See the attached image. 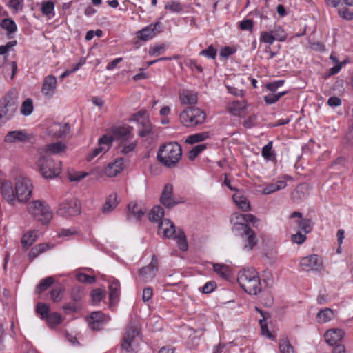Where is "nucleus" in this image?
<instances>
[{
  "label": "nucleus",
  "mask_w": 353,
  "mask_h": 353,
  "mask_svg": "<svg viewBox=\"0 0 353 353\" xmlns=\"http://www.w3.org/2000/svg\"><path fill=\"white\" fill-rule=\"evenodd\" d=\"M237 281L241 288L248 294L257 295L261 292L259 274L253 268H243L238 273Z\"/></svg>",
  "instance_id": "obj_1"
},
{
  "label": "nucleus",
  "mask_w": 353,
  "mask_h": 353,
  "mask_svg": "<svg viewBox=\"0 0 353 353\" xmlns=\"http://www.w3.org/2000/svg\"><path fill=\"white\" fill-rule=\"evenodd\" d=\"M181 156V145L176 142H170L161 145L157 152V160L169 168L175 167Z\"/></svg>",
  "instance_id": "obj_2"
},
{
  "label": "nucleus",
  "mask_w": 353,
  "mask_h": 353,
  "mask_svg": "<svg viewBox=\"0 0 353 353\" xmlns=\"http://www.w3.org/2000/svg\"><path fill=\"white\" fill-rule=\"evenodd\" d=\"M18 106L17 92L15 90H11L0 99V121L6 123L12 119Z\"/></svg>",
  "instance_id": "obj_3"
},
{
  "label": "nucleus",
  "mask_w": 353,
  "mask_h": 353,
  "mask_svg": "<svg viewBox=\"0 0 353 353\" xmlns=\"http://www.w3.org/2000/svg\"><path fill=\"white\" fill-rule=\"evenodd\" d=\"M141 341L140 330L135 322H130L126 327L121 347L126 353H137Z\"/></svg>",
  "instance_id": "obj_4"
},
{
  "label": "nucleus",
  "mask_w": 353,
  "mask_h": 353,
  "mask_svg": "<svg viewBox=\"0 0 353 353\" xmlns=\"http://www.w3.org/2000/svg\"><path fill=\"white\" fill-rule=\"evenodd\" d=\"M205 118V112L195 106L185 108L179 115L181 123L187 128H192L202 124Z\"/></svg>",
  "instance_id": "obj_5"
},
{
  "label": "nucleus",
  "mask_w": 353,
  "mask_h": 353,
  "mask_svg": "<svg viewBox=\"0 0 353 353\" xmlns=\"http://www.w3.org/2000/svg\"><path fill=\"white\" fill-rule=\"evenodd\" d=\"M39 171L45 179H53L61 172L60 161L56 163L50 157L41 155L38 160Z\"/></svg>",
  "instance_id": "obj_6"
},
{
  "label": "nucleus",
  "mask_w": 353,
  "mask_h": 353,
  "mask_svg": "<svg viewBox=\"0 0 353 353\" xmlns=\"http://www.w3.org/2000/svg\"><path fill=\"white\" fill-rule=\"evenodd\" d=\"M28 212L43 224L49 223L52 218V212L48 205L39 200L29 203Z\"/></svg>",
  "instance_id": "obj_7"
},
{
  "label": "nucleus",
  "mask_w": 353,
  "mask_h": 353,
  "mask_svg": "<svg viewBox=\"0 0 353 353\" xmlns=\"http://www.w3.org/2000/svg\"><path fill=\"white\" fill-rule=\"evenodd\" d=\"M129 121L137 124V134L141 137H145L153 133V126L145 110H141L132 114Z\"/></svg>",
  "instance_id": "obj_8"
},
{
  "label": "nucleus",
  "mask_w": 353,
  "mask_h": 353,
  "mask_svg": "<svg viewBox=\"0 0 353 353\" xmlns=\"http://www.w3.org/2000/svg\"><path fill=\"white\" fill-rule=\"evenodd\" d=\"M14 187L18 202L26 203L31 198L32 184L29 179L21 176L17 177Z\"/></svg>",
  "instance_id": "obj_9"
},
{
  "label": "nucleus",
  "mask_w": 353,
  "mask_h": 353,
  "mask_svg": "<svg viewBox=\"0 0 353 353\" xmlns=\"http://www.w3.org/2000/svg\"><path fill=\"white\" fill-rule=\"evenodd\" d=\"M81 212V203L76 198L65 199L61 203L57 213L64 218H69L79 214Z\"/></svg>",
  "instance_id": "obj_10"
},
{
  "label": "nucleus",
  "mask_w": 353,
  "mask_h": 353,
  "mask_svg": "<svg viewBox=\"0 0 353 353\" xmlns=\"http://www.w3.org/2000/svg\"><path fill=\"white\" fill-rule=\"evenodd\" d=\"M147 208L141 201H131L128 205L127 220L130 223H138L146 212Z\"/></svg>",
  "instance_id": "obj_11"
},
{
  "label": "nucleus",
  "mask_w": 353,
  "mask_h": 353,
  "mask_svg": "<svg viewBox=\"0 0 353 353\" xmlns=\"http://www.w3.org/2000/svg\"><path fill=\"white\" fill-rule=\"evenodd\" d=\"M112 143L113 138L110 135L104 134L99 139L98 146L88 154L86 160L91 161L101 152L105 153L110 150Z\"/></svg>",
  "instance_id": "obj_12"
},
{
  "label": "nucleus",
  "mask_w": 353,
  "mask_h": 353,
  "mask_svg": "<svg viewBox=\"0 0 353 353\" xmlns=\"http://www.w3.org/2000/svg\"><path fill=\"white\" fill-rule=\"evenodd\" d=\"M158 271V260L155 255H152L150 263L139 270V276L144 282L152 280Z\"/></svg>",
  "instance_id": "obj_13"
},
{
  "label": "nucleus",
  "mask_w": 353,
  "mask_h": 353,
  "mask_svg": "<svg viewBox=\"0 0 353 353\" xmlns=\"http://www.w3.org/2000/svg\"><path fill=\"white\" fill-rule=\"evenodd\" d=\"M0 193L10 205H15L18 201L15 188H13L12 183L9 181H0Z\"/></svg>",
  "instance_id": "obj_14"
},
{
  "label": "nucleus",
  "mask_w": 353,
  "mask_h": 353,
  "mask_svg": "<svg viewBox=\"0 0 353 353\" xmlns=\"http://www.w3.org/2000/svg\"><path fill=\"white\" fill-rule=\"evenodd\" d=\"M111 131L113 134V136H111L113 138V141L117 139L121 142H127L132 140L134 137L133 128L130 125H123L113 127Z\"/></svg>",
  "instance_id": "obj_15"
},
{
  "label": "nucleus",
  "mask_w": 353,
  "mask_h": 353,
  "mask_svg": "<svg viewBox=\"0 0 353 353\" xmlns=\"http://www.w3.org/2000/svg\"><path fill=\"white\" fill-rule=\"evenodd\" d=\"M110 317L101 311L93 312L88 319L90 329L99 331L103 328L104 325L109 322Z\"/></svg>",
  "instance_id": "obj_16"
},
{
  "label": "nucleus",
  "mask_w": 353,
  "mask_h": 353,
  "mask_svg": "<svg viewBox=\"0 0 353 353\" xmlns=\"http://www.w3.org/2000/svg\"><path fill=\"white\" fill-rule=\"evenodd\" d=\"M160 202L167 208H172L179 203L174 197L172 184H165L160 196Z\"/></svg>",
  "instance_id": "obj_17"
},
{
  "label": "nucleus",
  "mask_w": 353,
  "mask_h": 353,
  "mask_svg": "<svg viewBox=\"0 0 353 353\" xmlns=\"http://www.w3.org/2000/svg\"><path fill=\"white\" fill-rule=\"evenodd\" d=\"M57 88V79L52 74L47 75L43 81L41 92L46 98H52Z\"/></svg>",
  "instance_id": "obj_18"
},
{
  "label": "nucleus",
  "mask_w": 353,
  "mask_h": 353,
  "mask_svg": "<svg viewBox=\"0 0 353 353\" xmlns=\"http://www.w3.org/2000/svg\"><path fill=\"white\" fill-rule=\"evenodd\" d=\"M30 135L26 130L10 131L4 137V142L8 143H26L30 139Z\"/></svg>",
  "instance_id": "obj_19"
},
{
  "label": "nucleus",
  "mask_w": 353,
  "mask_h": 353,
  "mask_svg": "<svg viewBox=\"0 0 353 353\" xmlns=\"http://www.w3.org/2000/svg\"><path fill=\"white\" fill-rule=\"evenodd\" d=\"M303 270H319L322 265V261L316 254H311L303 257L300 261Z\"/></svg>",
  "instance_id": "obj_20"
},
{
  "label": "nucleus",
  "mask_w": 353,
  "mask_h": 353,
  "mask_svg": "<svg viewBox=\"0 0 353 353\" xmlns=\"http://www.w3.org/2000/svg\"><path fill=\"white\" fill-rule=\"evenodd\" d=\"M161 26L160 22L150 24L137 32V37L142 41H148L154 37L159 28Z\"/></svg>",
  "instance_id": "obj_21"
},
{
  "label": "nucleus",
  "mask_w": 353,
  "mask_h": 353,
  "mask_svg": "<svg viewBox=\"0 0 353 353\" xmlns=\"http://www.w3.org/2000/svg\"><path fill=\"white\" fill-rule=\"evenodd\" d=\"M176 229L174 223L168 219H162L159 224L158 233L170 239L176 233Z\"/></svg>",
  "instance_id": "obj_22"
},
{
  "label": "nucleus",
  "mask_w": 353,
  "mask_h": 353,
  "mask_svg": "<svg viewBox=\"0 0 353 353\" xmlns=\"http://www.w3.org/2000/svg\"><path fill=\"white\" fill-rule=\"evenodd\" d=\"M344 334L341 329H331L325 333L324 338L330 345L334 346L343 339Z\"/></svg>",
  "instance_id": "obj_23"
},
{
  "label": "nucleus",
  "mask_w": 353,
  "mask_h": 353,
  "mask_svg": "<svg viewBox=\"0 0 353 353\" xmlns=\"http://www.w3.org/2000/svg\"><path fill=\"white\" fill-rule=\"evenodd\" d=\"M123 158L117 159L113 163H110L105 168V174L109 177L117 175L123 170Z\"/></svg>",
  "instance_id": "obj_24"
},
{
  "label": "nucleus",
  "mask_w": 353,
  "mask_h": 353,
  "mask_svg": "<svg viewBox=\"0 0 353 353\" xmlns=\"http://www.w3.org/2000/svg\"><path fill=\"white\" fill-rule=\"evenodd\" d=\"M66 145L62 141H57L55 143H51L47 144L43 148L45 156L50 157L52 154H59L61 152H65Z\"/></svg>",
  "instance_id": "obj_25"
},
{
  "label": "nucleus",
  "mask_w": 353,
  "mask_h": 353,
  "mask_svg": "<svg viewBox=\"0 0 353 353\" xmlns=\"http://www.w3.org/2000/svg\"><path fill=\"white\" fill-rule=\"evenodd\" d=\"M70 130L69 124L55 123L50 126L49 132L54 137H62L66 136L70 132Z\"/></svg>",
  "instance_id": "obj_26"
},
{
  "label": "nucleus",
  "mask_w": 353,
  "mask_h": 353,
  "mask_svg": "<svg viewBox=\"0 0 353 353\" xmlns=\"http://www.w3.org/2000/svg\"><path fill=\"white\" fill-rule=\"evenodd\" d=\"M243 239L246 242L243 245V249L248 251H251L258 243L256 235L250 228L244 234V239Z\"/></svg>",
  "instance_id": "obj_27"
},
{
  "label": "nucleus",
  "mask_w": 353,
  "mask_h": 353,
  "mask_svg": "<svg viewBox=\"0 0 353 353\" xmlns=\"http://www.w3.org/2000/svg\"><path fill=\"white\" fill-rule=\"evenodd\" d=\"M120 294V283L118 280H113L109 285V299L110 304L116 303Z\"/></svg>",
  "instance_id": "obj_28"
},
{
  "label": "nucleus",
  "mask_w": 353,
  "mask_h": 353,
  "mask_svg": "<svg viewBox=\"0 0 353 353\" xmlns=\"http://www.w3.org/2000/svg\"><path fill=\"white\" fill-rule=\"evenodd\" d=\"M179 99L182 104L194 105L197 103V94L189 90H183L179 94Z\"/></svg>",
  "instance_id": "obj_29"
},
{
  "label": "nucleus",
  "mask_w": 353,
  "mask_h": 353,
  "mask_svg": "<svg viewBox=\"0 0 353 353\" xmlns=\"http://www.w3.org/2000/svg\"><path fill=\"white\" fill-rule=\"evenodd\" d=\"M176 240L179 249L182 251H186L188 248L187 238L183 230L178 228L176 233L172 237Z\"/></svg>",
  "instance_id": "obj_30"
},
{
  "label": "nucleus",
  "mask_w": 353,
  "mask_h": 353,
  "mask_svg": "<svg viewBox=\"0 0 353 353\" xmlns=\"http://www.w3.org/2000/svg\"><path fill=\"white\" fill-rule=\"evenodd\" d=\"M118 204L117 201V196L116 194H110L106 199L103 208L102 212L104 214H108L110 212H112Z\"/></svg>",
  "instance_id": "obj_31"
},
{
  "label": "nucleus",
  "mask_w": 353,
  "mask_h": 353,
  "mask_svg": "<svg viewBox=\"0 0 353 353\" xmlns=\"http://www.w3.org/2000/svg\"><path fill=\"white\" fill-rule=\"evenodd\" d=\"M37 239L34 230H31L24 234L21 238V243L22 247L27 250L29 248Z\"/></svg>",
  "instance_id": "obj_32"
},
{
  "label": "nucleus",
  "mask_w": 353,
  "mask_h": 353,
  "mask_svg": "<svg viewBox=\"0 0 353 353\" xmlns=\"http://www.w3.org/2000/svg\"><path fill=\"white\" fill-rule=\"evenodd\" d=\"M261 155L266 161L276 160V154L273 150V142L272 141L263 147Z\"/></svg>",
  "instance_id": "obj_33"
},
{
  "label": "nucleus",
  "mask_w": 353,
  "mask_h": 353,
  "mask_svg": "<svg viewBox=\"0 0 353 353\" xmlns=\"http://www.w3.org/2000/svg\"><path fill=\"white\" fill-rule=\"evenodd\" d=\"M149 219L153 222H160L164 216V209L160 205L154 206L149 212Z\"/></svg>",
  "instance_id": "obj_34"
},
{
  "label": "nucleus",
  "mask_w": 353,
  "mask_h": 353,
  "mask_svg": "<svg viewBox=\"0 0 353 353\" xmlns=\"http://www.w3.org/2000/svg\"><path fill=\"white\" fill-rule=\"evenodd\" d=\"M1 26L2 28L6 30L8 38H12L11 34H14L17 30V26L15 22L10 19H4L1 21Z\"/></svg>",
  "instance_id": "obj_35"
},
{
  "label": "nucleus",
  "mask_w": 353,
  "mask_h": 353,
  "mask_svg": "<svg viewBox=\"0 0 353 353\" xmlns=\"http://www.w3.org/2000/svg\"><path fill=\"white\" fill-rule=\"evenodd\" d=\"M48 244L40 243L33 247L28 254V259L30 261L34 260L40 254L47 250Z\"/></svg>",
  "instance_id": "obj_36"
},
{
  "label": "nucleus",
  "mask_w": 353,
  "mask_h": 353,
  "mask_svg": "<svg viewBox=\"0 0 353 353\" xmlns=\"http://www.w3.org/2000/svg\"><path fill=\"white\" fill-rule=\"evenodd\" d=\"M334 317V312L330 308H325L319 311L316 315L319 323H323L332 320Z\"/></svg>",
  "instance_id": "obj_37"
},
{
  "label": "nucleus",
  "mask_w": 353,
  "mask_h": 353,
  "mask_svg": "<svg viewBox=\"0 0 353 353\" xmlns=\"http://www.w3.org/2000/svg\"><path fill=\"white\" fill-rule=\"evenodd\" d=\"M54 280L52 276H48L41 280L39 283L37 285L35 292L41 294L48 289L54 283Z\"/></svg>",
  "instance_id": "obj_38"
},
{
  "label": "nucleus",
  "mask_w": 353,
  "mask_h": 353,
  "mask_svg": "<svg viewBox=\"0 0 353 353\" xmlns=\"http://www.w3.org/2000/svg\"><path fill=\"white\" fill-rule=\"evenodd\" d=\"M246 108V103L245 101H234L229 107V111L234 115H240L242 111Z\"/></svg>",
  "instance_id": "obj_39"
},
{
  "label": "nucleus",
  "mask_w": 353,
  "mask_h": 353,
  "mask_svg": "<svg viewBox=\"0 0 353 353\" xmlns=\"http://www.w3.org/2000/svg\"><path fill=\"white\" fill-rule=\"evenodd\" d=\"M34 110L33 101L30 98L26 99L21 104L20 112L22 115L30 116Z\"/></svg>",
  "instance_id": "obj_40"
},
{
  "label": "nucleus",
  "mask_w": 353,
  "mask_h": 353,
  "mask_svg": "<svg viewBox=\"0 0 353 353\" xmlns=\"http://www.w3.org/2000/svg\"><path fill=\"white\" fill-rule=\"evenodd\" d=\"M271 32L274 35L276 40L283 42L287 39V34L281 26L274 24L273 28L270 29Z\"/></svg>",
  "instance_id": "obj_41"
},
{
  "label": "nucleus",
  "mask_w": 353,
  "mask_h": 353,
  "mask_svg": "<svg viewBox=\"0 0 353 353\" xmlns=\"http://www.w3.org/2000/svg\"><path fill=\"white\" fill-rule=\"evenodd\" d=\"M279 348L280 353H296L294 347L288 338H283L279 340Z\"/></svg>",
  "instance_id": "obj_42"
},
{
  "label": "nucleus",
  "mask_w": 353,
  "mask_h": 353,
  "mask_svg": "<svg viewBox=\"0 0 353 353\" xmlns=\"http://www.w3.org/2000/svg\"><path fill=\"white\" fill-rule=\"evenodd\" d=\"M214 271L221 278L227 279L229 277V268L227 265L222 263H213Z\"/></svg>",
  "instance_id": "obj_43"
},
{
  "label": "nucleus",
  "mask_w": 353,
  "mask_h": 353,
  "mask_svg": "<svg viewBox=\"0 0 353 353\" xmlns=\"http://www.w3.org/2000/svg\"><path fill=\"white\" fill-rule=\"evenodd\" d=\"M209 137L208 132L196 133L190 135L187 137L185 143L188 144H194L207 139Z\"/></svg>",
  "instance_id": "obj_44"
},
{
  "label": "nucleus",
  "mask_w": 353,
  "mask_h": 353,
  "mask_svg": "<svg viewBox=\"0 0 353 353\" xmlns=\"http://www.w3.org/2000/svg\"><path fill=\"white\" fill-rule=\"evenodd\" d=\"M233 199L236 205L243 211L246 212L250 210V203L245 197L234 194Z\"/></svg>",
  "instance_id": "obj_45"
},
{
  "label": "nucleus",
  "mask_w": 353,
  "mask_h": 353,
  "mask_svg": "<svg viewBox=\"0 0 353 353\" xmlns=\"http://www.w3.org/2000/svg\"><path fill=\"white\" fill-rule=\"evenodd\" d=\"M45 319L50 327H54L62 321V317L58 312L49 314Z\"/></svg>",
  "instance_id": "obj_46"
},
{
  "label": "nucleus",
  "mask_w": 353,
  "mask_h": 353,
  "mask_svg": "<svg viewBox=\"0 0 353 353\" xmlns=\"http://www.w3.org/2000/svg\"><path fill=\"white\" fill-rule=\"evenodd\" d=\"M106 292L104 290L97 288L93 290L90 293L92 303L93 305L98 304L105 296Z\"/></svg>",
  "instance_id": "obj_47"
},
{
  "label": "nucleus",
  "mask_w": 353,
  "mask_h": 353,
  "mask_svg": "<svg viewBox=\"0 0 353 353\" xmlns=\"http://www.w3.org/2000/svg\"><path fill=\"white\" fill-rule=\"evenodd\" d=\"M250 229V227L245 223L236 220V222L234 223L232 230L234 232L238 233L242 239H244V234Z\"/></svg>",
  "instance_id": "obj_48"
},
{
  "label": "nucleus",
  "mask_w": 353,
  "mask_h": 353,
  "mask_svg": "<svg viewBox=\"0 0 353 353\" xmlns=\"http://www.w3.org/2000/svg\"><path fill=\"white\" fill-rule=\"evenodd\" d=\"M137 145V141H132L129 143L125 142H121L119 145L120 152L123 154H128L135 150Z\"/></svg>",
  "instance_id": "obj_49"
},
{
  "label": "nucleus",
  "mask_w": 353,
  "mask_h": 353,
  "mask_svg": "<svg viewBox=\"0 0 353 353\" xmlns=\"http://www.w3.org/2000/svg\"><path fill=\"white\" fill-rule=\"evenodd\" d=\"M299 228L305 233L307 234L312 230L313 223L311 219H303L297 223Z\"/></svg>",
  "instance_id": "obj_50"
},
{
  "label": "nucleus",
  "mask_w": 353,
  "mask_h": 353,
  "mask_svg": "<svg viewBox=\"0 0 353 353\" xmlns=\"http://www.w3.org/2000/svg\"><path fill=\"white\" fill-rule=\"evenodd\" d=\"M167 48L168 46L165 44H159L151 46L149 48L148 54L150 56L157 57L163 54Z\"/></svg>",
  "instance_id": "obj_51"
},
{
  "label": "nucleus",
  "mask_w": 353,
  "mask_h": 353,
  "mask_svg": "<svg viewBox=\"0 0 353 353\" xmlns=\"http://www.w3.org/2000/svg\"><path fill=\"white\" fill-rule=\"evenodd\" d=\"M165 9L174 13H180L183 11L181 3L174 1L168 2L165 6Z\"/></svg>",
  "instance_id": "obj_52"
},
{
  "label": "nucleus",
  "mask_w": 353,
  "mask_h": 353,
  "mask_svg": "<svg viewBox=\"0 0 353 353\" xmlns=\"http://www.w3.org/2000/svg\"><path fill=\"white\" fill-rule=\"evenodd\" d=\"M205 149H206L205 144H199L194 146L188 154V158L190 161H193L196 157Z\"/></svg>",
  "instance_id": "obj_53"
},
{
  "label": "nucleus",
  "mask_w": 353,
  "mask_h": 353,
  "mask_svg": "<svg viewBox=\"0 0 353 353\" xmlns=\"http://www.w3.org/2000/svg\"><path fill=\"white\" fill-rule=\"evenodd\" d=\"M50 308L45 304L39 303L37 305L36 312L40 315L41 319H45L49 314Z\"/></svg>",
  "instance_id": "obj_54"
},
{
  "label": "nucleus",
  "mask_w": 353,
  "mask_h": 353,
  "mask_svg": "<svg viewBox=\"0 0 353 353\" xmlns=\"http://www.w3.org/2000/svg\"><path fill=\"white\" fill-rule=\"evenodd\" d=\"M260 39L263 43H268L269 45L273 44L274 41H276L270 30L269 31L262 32L261 33Z\"/></svg>",
  "instance_id": "obj_55"
},
{
  "label": "nucleus",
  "mask_w": 353,
  "mask_h": 353,
  "mask_svg": "<svg viewBox=\"0 0 353 353\" xmlns=\"http://www.w3.org/2000/svg\"><path fill=\"white\" fill-rule=\"evenodd\" d=\"M216 50L210 45L208 48L201 50L199 52V55L206 57L208 59H214L216 57Z\"/></svg>",
  "instance_id": "obj_56"
},
{
  "label": "nucleus",
  "mask_w": 353,
  "mask_h": 353,
  "mask_svg": "<svg viewBox=\"0 0 353 353\" xmlns=\"http://www.w3.org/2000/svg\"><path fill=\"white\" fill-rule=\"evenodd\" d=\"M285 83V80L280 79L270 82L265 85V88L272 92H275L277 89L282 87Z\"/></svg>",
  "instance_id": "obj_57"
},
{
  "label": "nucleus",
  "mask_w": 353,
  "mask_h": 353,
  "mask_svg": "<svg viewBox=\"0 0 353 353\" xmlns=\"http://www.w3.org/2000/svg\"><path fill=\"white\" fill-rule=\"evenodd\" d=\"M234 216L236 220H239L240 221L245 222V223H248V222L255 223L256 221V218L251 214H235Z\"/></svg>",
  "instance_id": "obj_58"
},
{
  "label": "nucleus",
  "mask_w": 353,
  "mask_h": 353,
  "mask_svg": "<svg viewBox=\"0 0 353 353\" xmlns=\"http://www.w3.org/2000/svg\"><path fill=\"white\" fill-rule=\"evenodd\" d=\"M54 9V4L52 1H48L42 3L41 12L44 15H48L51 14Z\"/></svg>",
  "instance_id": "obj_59"
},
{
  "label": "nucleus",
  "mask_w": 353,
  "mask_h": 353,
  "mask_svg": "<svg viewBox=\"0 0 353 353\" xmlns=\"http://www.w3.org/2000/svg\"><path fill=\"white\" fill-rule=\"evenodd\" d=\"M236 52V49L234 46H225L221 49L220 56L228 59L230 56L234 54Z\"/></svg>",
  "instance_id": "obj_60"
},
{
  "label": "nucleus",
  "mask_w": 353,
  "mask_h": 353,
  "mask_svg": "<svg viewBox=\"0 0 353 353\" xmlns=\"http://www.w3.org/2000/svg\"><path fill=\"white\" fill-rule=\"evenodd\" d=\"M259 325L261 327L262 335L265 336L266 337H268L269 339H272L274 337V336L272 334V333L268 330L267 322L264 319H261L259 321Z\"/></svg>",
  "instance_id": "obj_61"
},
{
  "label": "nucleus",
  "mask_w": 353,
  "mask_h": 353,
  "mask_svg": "<svg viewBox=\"0 0 353 353\" xmlns=\"http://www.w3.org/2000/svg\"><path fill=\"white\" fill-rule=\"evenodd\" d=\"M24 0H10L8 6L15 12L22 10Z\"/></svg>",
  "instance_id": "obj_62"
},
{
  "label": "nucleus",
  "mask_w": 353,
  "mask_h": 353,
  "mask_svg": "<svg viewBox=\"0 0 353 353\" xmlns=\"http://www.w3.org/2000/svg\"><path fill=\"white\" fill-rule=\"evenodd\" d=\"M257 117L255 114L250 116L245 121H243V125L247 129L252 128L256 125Z\"/></svg>",
  "instance_id": "obj_63"
},
{
  "label": "nucleus",
  "mask_w": 353,
  "mask_h": 353,
  "mask_svg": "<svg viewBox=\"0 0 353 353\" xmlns=\"http://www.w3.org/2000/svg\"><path fill=\"white\" fill-rule=\"evenodd\" d=\"M77 279L82 283H93L96 279L94 276L87 275L84 273H79L77 275Z\"/></svg>",
  "instance_id": "obj_64"
}]
</instances>
